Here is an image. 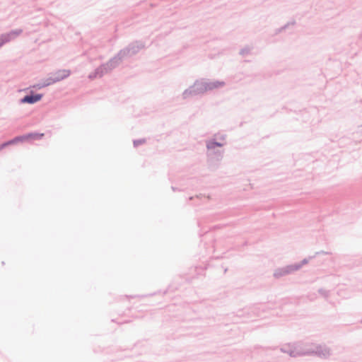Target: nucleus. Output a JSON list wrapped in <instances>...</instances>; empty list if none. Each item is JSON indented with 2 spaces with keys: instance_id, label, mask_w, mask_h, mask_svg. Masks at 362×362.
Instances as JSON below:
<instances>
[{
  "instance_id": "nucleus-24",
  "label": "nucleus",
  "mask_w": 362,
  "mask_h": 362,
  "mask_svg": "<svg viewBox=\"0 0 362 362\" xmlns=\"http://www.w3.org/2000/svg\"><path fill=\"white\" fill-rule=\"evenodd\" d=\"M172 189H173V191H175V188L174 187H172Z\"/></svg>"
},
{
  "instance_id": "nucleus-16",
  "label": "nucleus",
  "mask_w": 362,
  "mask_h": 362,
  "mask_svg": "<svg viewBox=\"0 0 362 362\" xmlns=\"http://www.w3.org/2000/svg\"><path fill=\"white\" fill-rule=\"evenodd\" d=\"M214 139H215L216 140V139L219 140L220 141L219 142L225 141L226 139V137H227L226 134H219V133L216 134H214Z\"/></svg>"
},
{
  "instance_id": "nucleus-4",
  "label": "nucleus",
  "mask_w": 362,
  "mask_h": 362,
  "mask_svg": "<svg viewBox=\"0 0 362 362\" xmlns=\"http://www.w3.org/2000/svg\"><path fill=\"white\" fill-rule=\"evenodd\" d=\"M224 143L216 141L215 139H211L206 141V147L207 149L206 156L209 163L216 162L219 163L223 158L224 151L217 149V147H222Z\"/></svg>"
},
{
  "instance_id": "nucleus-5",
  "label": "nucleus",
  "mask_w": 362,
  "mask_h": 362,
  "mask_svg": "<svg viewBox=\"0 0 362 362\" xmlns=\"http://www.w3.org/2000/svg\"><path fill=\"white\" fill-rule=\"evenodd\" d=\"M115 68L117 67L114 64V62L110 59L107 62L101 64L100 66L95 69L93 73H90L88 76V78L93 80L98 77L101 78L105 74L111 72Z\"/></svg>"
},
{
  "instance_id": "nucleus-20",
  "label": "nucleus",
  "mask_w": 362,
  "mask_h": 362,
  "mask_svg": "<svg viewBox=\"0 0 362 362\" xmlns=\"http://www.w3.org/2000/svg\"><path fill=\"white\" fill-rule=\"evenodd\" d=\"M295 24H296V21H293L287 23L286 25L282 26V28L284 29V30H286L290 25H293Z\"/></svg>"
},
{
  "instance_id": "nucleus-14",
  "label": "nucleus",
  "mask_w": 362,
  "mask_h": 362,
  "mask_svg": "<svg viewBox=\"0 0 362 362\" xmlns=\"http://www.w3.org/2000/svg\"><path fill=\"white\" fill-rule=\"evenodd\" d=\"M43 81L45 82L46 87L56 83L55 79L53 78L52 74L47 78L44 79Z\"/></svg>"
},
{
  "instance_id": "nucleus-15",
  "label": "nucleus",
  "mask_w": 362,
  "mask_h": 362,
  "mask_svg": "<svg viewBox=\"0 0 362 362\" xmlns=\"http://www.w3.org/2000/svg\"><path fill=\"white\" fill-rule=\"evenodd\" d=\"M354 139H359L362 138V125L358 127L357 130L354 133Z\"/></svg>"
},
{
  "instance_id": "nucleus-18",
  "label": "nucleus",
  "mask_w": 362,
  "mask_h": 362,
  "mask_svg": "<svg viewBox=\"0 0 362 362\" xmlns=\"http://www.w3.org/2000/svg\"><path fill=\"white\" fill-rule=\"evenodd\" d=\"M45 87H46V85H45V82L43 81V80L33 86V88H35L36 89H41Z\"/></svg>"
},
{
  "instance_id": "nucleus-8",
  "label": "nucleus",
  "mask_w": 362,
  "mask_h": 362,
  "mask_svg": "<svg viewBox=\"0 0 362 362\" xmlns=\"http://www.w3.org/2000/svg\"><path fill=\"white\" fill-rule=\"evenodd\" d=\"M42 96V94L35 93L33 91H30V94L25 95L20 100V103L34 104L40 101Z\"/></svg>"
},
{
  "instance_id": "nucleus-1",
  "label": "nucleus",
  "mask_w": 362,
  "mask_h": 362,
  "mask_svg": "<svg viewBox=\"0 0 362 362\" xmlns=\"http://www.w3.org/2000/svg\"><path fill=\"white\" fill-rule=\"evenodd\" d=\"M280 351L282 353L288 354L291 357L315 355L320 358H327L330 355V350L328 347L317 344L287 345L281 347Z\"/></svg>"
},
{
  "instance_id": "nucleus-10",
  "label": "nucleus",
  "mask_w": 362,
  "mask_h": 362,
  "mask_svg": "<svg viewBox=\"0 0 362 362\" xmlns=\"http://www.w3.org/2000/svg\"><path fill=\"white\" fill-rule=\"evenodd\" d=\"M21 136L22 141L40 140L44 136V134L30 132L23 135H21Z\"/></svg>"
},
{
  "instance_id": "nucleus-12",
  "label": "nucleus",
  "mask_w": 362,
  "mask_h": 362,
  "mask_svg": "<svg viewBox=\"0 0 362 362\" xmlns=\"http://www.w3.org/2000/svg\"><path fill=\"white\" fill-rule=\"evenodd\" d=\"M252 49V47L245 46L240 50L239 54L242 57H247L251 54Z\"/></svg>"
},
{
  "instance_id": "nucleus-13",
  "label": "nucleus",
  "mask_w": 362,
  "mask_h": 362,
  "mask_svg": "<svg viewBox=\"0 0 362 362\" xmlns=\"http://www.w3.org/2000/svg\"><path fill=\"white\" fill-rule=\"evenodd\" d=\"M315 256L309 257L308 258L303 259L300 263L293 264V266H298V270H299L303 265L308 263L309 260L314 258Z\"/></svg>"
},
{
  "instance_id": "nucleus-23",
  "label": "nucleus",
  "mask_w": 362,
  "mask_h": 362,
  "mask_svg": "<svg viewBox=\"0 0 362 362\" xmlns=\"http://www.w3.org/2000/svg\"><path fill=\"white\" fill-rule=\"evenodd\" d=\"M4 148H5V146H3V144H0V151H1Z\"/></svg>"
},
{
  "instance_id": "nucleus-19",
  "label": "nucleus",
  "mask_w": 362,
  "mask_h": 362,
  "mask_svg": "<svg viewBox=\"0 0 362 362\" xmlns=\"http://www.w3.org/2000/svg\"><path fill=\"white\" fill-rule=\"evenodd\" d=\"M318 293L323 296L325 298H327L329 296V291L323 288H320L318 290Z\"/></svg>"
},
{
  "instance_id": "nucleus-7",
  "label": "nucleus",
  "mask_w": 362,
  "mask_h": 362,
  "mask_svg": "<svg viewBox=\"0 0 362 362\" xmlns=\"http://www.w3.org/2000/svg\"><path fill=\"white\" fill-rule=\"evenodd\" d=\"M298 271V266L289 264L284 267L277 268L274 272V276L276 279L293 273Z\"/></svg>"
},
{
  "instance_id": "nucleus-21",
  "label": "nucleus",
  "mask_w": 362,
  "mask_h": 362,
  "mask_svg": "<svg viewBox=\"0 0 362 362\" xmlns=\"http://www.w3.org/2000/svg\"><path fill=\"white\" fill-rule=\"evenodd\" d=\"M320 254H322V255H329V254H330V252H325V251H323V250H321V251H320V252H315V255L314 256L315 257L316 255H320Z\"/></svg>"
},
{
  "instance_id": "nucleus-9",
  "label": "nucleus",
  "mask_w": 362,
  "mask_h": 362,
  "mask_svg": "<svg viewBox=\"0 0 362 362\" xmlns=\"http://www.w3.org/2000/svg\"><path fill=\"white\" fill-rule=\"evenodd\" d=\"M51 74L52 75L53 78H54L57 83L69 77L71 74V71L70 70L67 69H60L54 73H52Z\"/></svg>"
},
{
  "instance_id": "nucleus-3",
  "label": "nucleus",
  "mask_w": 362,
  "mask_h": 362,
  "mask_svg": "<svg viewBox=\"0 0 362 362\" xmlns=\"http://www.w3.org/2000/svg\"><path fill=\"white\" fill-rule=\"evenodd\" d=\"M144 47V43L141 41L133 42L129 44L127 47L119 50L111 59L114 62L116 67H117L124 59L136 54Z\"/></svg>"
},
{
  "instance_id": "nucleus-17",
  "label": "nucleus",
  "mask_w": 362,
  "mask_h": 362,
  "mask_svg": "<svg viewBox=\"0 0 362 362\" xmlns=\"http://www.w3.org/2000/svg\"><path fill=\"white\" fill-rule=\"evenodd\" d=\"M146 143L145 139H136L133 141L134 147L137 148L139 146Z\"/></svg>"
},
{
  "instance_id": "nucleus-11",
  "label": "nucleus",
  "mask_w": 362,
  "mask_h": 362,
  "mask_svg": "<svg viewBox=\"0 0 362 362\" xmlns=\"http://www.w3.org/2000/svg\"><path fill=\"white\" fill-rule=\"evenodd\" d=\"M18 142H23L21 136H16L13 139L3 143V146H4L6 148L8 146L13 145Z\"/></svg>"
},
{
  "instance_id": "nucleus-22",
  "label": "nucleus",
  "mask_w": 362,
  "mask_h": 362,
  "mask_svg": "<svg viewBox=\"0 0 362 362\" xmlns=\"http://www.w3.org/2000/svg\"><path fill=\"white\" fill-rule=\"evenodd\" d=\"M284 31V29L282 28V27L279 28H277L276 30H275V34L276 35H278L279 33H281V32Z\"/></svg>"
},
{
  "instance_id": "nucleus-6",
  "label": "nucleus",
  "mask_w": 362,
  "mask_h": 362,
  "mask_svg": "<svg viewBox=\"0 0 362 362\" xmlns=\"http://www.w3.org/2000/svg\"><path fill=\"white\" fill-rule=\"evenodd\" d=\"M22 33V29H16L0 35V48L2 47L5 44L15 40Z\"/></svg>"
},
{
  "instance_id": "nucleus-2",
  "label": "nucleus",
  "mask_w": 362,
  "mask_h": 362,
  "mask_svg": "<svg viewBox=\"0 0 362 362\" xmlns=\"http://www.w3.org/2000/svg\"><path fill=\"white\" fill-rule=\"evenodd\" d=\"M226 85L224 81H210L207 78H199L185 89L182 93V98L187 100L199 95H203L208 91L214 90L223 87Z\"/></svg>"
}]
</instances>
